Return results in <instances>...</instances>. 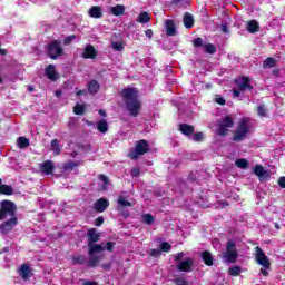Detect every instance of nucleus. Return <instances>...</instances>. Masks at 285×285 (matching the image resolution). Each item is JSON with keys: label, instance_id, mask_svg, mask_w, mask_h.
<instances>
[{"label": "nucleus", "instance_id": "obj_39", "mask_svg": "<svg viewBox=\"0 0 285 285\" xmlns=\"http://www.w3.org/2000/svg\"><path fill=\"white\" fill-rule=\"evenodd\" d=\"M204 49L207 55H215L217 52V47L213 43L204 45Z\"/></svg>", "mask_w": 285, "mask_h": 285}, {"label": "nucleus", "instance_id": "obj_3", "mask_svg": "<svg viewBox=\"0 0 285 285\" xmlns=\"http://www.w3.org/2000/svg\"><path fill=\"white\" fill-rule=\"evenodd\" d=\"M87 246L90 249V253H104L106 247L104 245L97 244L100 242L101 234L97 233V228H89L87 232Z\"/></svg>", "mask_w": 285, "mask_h": 285}, {"label": "nucleus", "instance_id": "obj_26", "mask_svg": "<svg viewBox=\"0 0 285 285\" xmlns=\"http://www.w3.org/2000/svg\"><path fill=\"white\" fill-rule=\"evenodd\" d=\"M71 262L73 266H83V264H88V258L86 257V255L80 254L71 257Z\"/></svg>", "mask_w": 285, "mask_h": 285}, {"label": "nucleus", "instance_id": "obj_24", "mask_svg": "<svg viewBox=\"0 0 285 285\" xmlns=\"http://www.w3.org/2000/svg\"><path fill=\"white\" fill-rule=\"evenodd\" d=\"M45 75L50 81H57V70L55 69V65H49L45 70Z\"/></svg>", "mask_w": 285, "mask_h": 285}, {"label": "nucleus", "instance_id": "obj_13", "mask_svg": "<svg viewBox=\"0 0 285 285\" xmlns=\"http://www.w3.org/2000/svg\"><path fill=\"white\" fill-rule=\"evenodd\" d=\"M253 173L258 177L259 181H268V179H271V174H268L262 165H256Z\"/></svg>", "mask_w": 285, "mask_h": 285}, {"label": "nucleus", "instance_id": "obj_34", "mask_svg": "<svg viewBox=\"0 0 285 285\" xmlns=\"http://www.w3.org/2000/svg\"><path fill=\"white\" fill-rule=\"evenodd\" d=\"M277 66V60L273 57H268L263 61V68L268 69V68H275Z\"/></svg>", "mask_w": 285, "mask_h": 285}, {"label": "nucleus", "instance_id": "obj_12", "mask_svg": "<svg viewBox=\"0 0 285 285\" xmlns=\"http://www.w3.org/2000/svg\"><path fill=\"white\" fill-rule=\"evenodd\" d=\"M195 266V261L191 257H187L177 264V271L180 273H190Z\"/></svg>", "mask_w": 285, "mask_h": 285}, {"label": "nucleus", "instance_id": "obj_25", "mask_svg": "<svg viewBox=\"0 0 285 285\" xmlns=\"http://www.w3.org/2000/svg\"><path fill=\"white\" fill-rule=\"evenodd\" d=\"M89 17L91 19H101L104 17V12H101V7L99 6H94L89 9Z\"/></svg>", "mask_w": 285, "mask_h": 285}, {"label": "nucleus", "instance_id": "obj_32", "mask_svg": "<svg viewBox=\"0 0 285 285\" xmlns=\"http://www.w3.org/2000/svg\"><path fill=\"white\" fill-rule=\"evenodd\" d=\"M0 194L7 196L14 195V189L10 185L2 184L0 186Z\"/></svg>", "mask_w": 285, "mask_h": 285}, {"label": "nucleus", "instance_id": "obj_27", "mask_svg": "<svg viewBox=\"0 0 285 285\" xmlns=\"http://www.w3.org/2000/svg\"><path fill=\"white\" fill-rule=\"evenodd\" d=\"M246 30L250 35H255V32H259V22H257V20H249L247 22Z\"/></svg>", "mask_w": 285, "mask_h": 285}, {"label": "nucleus", "instance_id": "obj_46", "mask_svg": "<svg viewBox=\"0 0 285 285\" xmlns=\"http://www.w3.org/2000/svg\"><path fill=\"white\" fill-rule=\"evenodd\" d=\"M115 242H107L105 250H108V253H112L115 250Z\"/></svg>", "mask_w": 285, "mask_h": 285}, {"label": "nucleus", "instance_id": "obj_48", "mask_svg": "<svg viewBox=\"0 0 285 285\" xmlns=\"http://www.w3.org/2000/svg\"><path fill=\"white\" fill-rule=\"evenodd\" d=\"M111 46L114 50H117V52H121V50H124V45L121 42H112Z\"/></svg>", "mask_w": 285, "mask_h": 285}, {"label": "nucleus", "instance_id": "obj_19", "mask_svg": "<svg viewBox=\"0 0 285 285\" xmlns=\"http://www.w3.org/2000/svg\"><path fill=\"white\" fill-rule=\"evenodd\" d=\"M178 130L179 132H181V135H185V137H190V135H195V126L193 125L180 124Z\"/></svg>", "mask_w": 285, "mask_h": 285}, {"label": "nucleus", "instance_id": "obj_28", "mask_svg": "<svg viewBox=\"0 0 285 285\" xmlns=\"http://www.w3.org/2000/svg\"><path fill=\"white\" fill-rule=\"evenodd\" d=\"M89 95H97L99 92L100 85L97 80H90L87 85Z\"/></svg>", "mask_w": 285, "mask_h": 285}, {"label": "nucleus", "instance_id": "obj_53", "mask_svg": "<svg viewBox=\"0 0 285 285\" xmlns=\"http://www.w3.org/2000/svg\"><path fill=\"white\" fill-rule=\"evenodd\" d=\"M104 222H105L104 216H100L95 219L94 224H95V226L99 227V226H104Z\"/></svg>", "mask_w": 285, "mask_h": 285}, {"label": "nucleus", "instance_id": "obj_42", "mask_svg": "<svg viewBox=\"0 0 285 285\" xmlns=\"http://www.w3.org/2000/svg\"><path fill=\"white\" fill-rule=\"evenodd\" d=\"M171 249H173V246L169 245L168 242H164V243L160 244V250L163 253H170Z\"/></svg>", "mask_w": 285, "mask_h": 285}, {"label": "nucleus", "instance_id": "obj_15", "mask_svg": "<svg viewBox=\"0 0 285 285\" xmlns=\"http://www.w3.org/2000/svg\"><path fill=\"white\" fill-rule=\"evenodd\" d=\"M39 170L42 173V175H52V173H55V161L45 160L42 164H40Z\"/></svg>", "mask_w": 285, "mask_h": 285}, {"label": "nucleus", "instance_id": "obj_23", "mask_svg": "<svg viewBox=\"0 0 285 285\" xmlns=\"http://www.w3.org/2000/svg\"><path fill=\"white\" fill-rule=\"evenodd\" d=\"M83 160H77V161H72V160H68L67 163H63L62 165V170H75V168L82 166Z\"/></svg>", "mask_w": 285, "mask_h": 285}, {"label": "nucleus", "instance_id": "obj_7", "mask_svg": "<svg viewBox=\"0 0 285 285\" xmlns=\"http://www.w3.org/2000/svg\"><path fill=\"white\" fill-rule=\"evenodd\" d=\"M223 257L228 264H235V262H237L239 253L237 252V245L235 242H227L226 252L223 254Z\"/></svg>", "mask_w": 285, "mask_h": 285}, {"label": "nucleus", "instance_id": "obj_56", "mask_svg": "<svg viewBox=\"0 0 285 285\" xmlns=\"http://www.w3.org/2000/svg\"><path fill=\"white\" fill-rule=\"evenodd\" d=\"M101 268L104 271H110V268H112V264L111 263H105L101 265Z\"/></svg>", "mask_w": 285, "mask_h": 285}, {"label": "nucleus", "instance_id": "obj_59", "mask_svg": "<svg viewBox=\"0 0 285 285\" xmlns=\"http://www.w3.org/2000/svg\"><path fill=\"white\" fill-rule=\"evenodd\" d=\"M81 95H86V89H80L76 92V97H81Z\"/></svg>", "mask_w": 285, "mask_h": 285}, {"label": "nucleus", "instance_id": "obj_11", "mask_svg": "<svg viewBox=\"0 0 285 285\" xmlns=\"http://www.w3.org/2000/svg\"><path fill=\"white\" fill-rule=\"evenodd\" d=\"M250 77L243 76L235 80V85L242 92H244L245 90H249V92H253V85H250Z\"/></svg>", "mask_w": 285, "mask_h": 285}, {"label": "nucleus", "instance_id": "obj_57", "mask_svg": "<svg viewBox=\"0 0 285 285\" xmlns=\"http://www.w3.org/2000/svg\"><path fill=\"white\" fill-rule=\"evenodd\" d=\"M145 35H146V37H148V39H153V30L151 29H147L145 31Z\"/></svg>", "mask_w": 285, "mask_h": 285}, {"label": "nucleus", "instance_id": "obj_38", "mask_svg": "<svg viewBox=\"0 0 285 285\" xmlns=\"http://www.w3.org/2000/svg\"><path fill=\"white\" fill-rule=\"evenodd\" d=\"M229 275H232V277H237L242 274V267L239 266H232L228 269Z\"/></svg>", "mask_w": 285, "mask_h": 285}, {"label": "nucleus", "instance_id": "obj_8", "mask_svg": "<svg viewBox=\"0 0 285 285\" xmlns=\"http://www.w3.org/2000/svg\"><path fill=\"white\" fill-rule=\"evenodd\" d=\"M235 126V119L233 116L226 115L220 121L218 122L217 135L219 137H226L228 135V129Z\"/></svg>", "mask_w": 285, "mask_h": 285}, {"label": "nucleus", "instance_id": "obj_49", "mask_svg": "<svg viewBox=\"0 0 285 285\" xmlns=\"http://www.w3.org/2000/svg\"><path fill=\"white\" fill-rule=\"evenodd\" d=\"M204 140V132L198 131L196 134H194V141L199 142Z\"/></svg>", "mask_w": 285, "mask_h": 285}, {"label": "nucleus", "instance_id": "obj_33", "mask_svg": "<svg viewBox=\"0 0 285 285\" xmlns=\"http://www.w3.org/2000/svg\"><path fill=\"white\" fill-rule=\"evenodd\" d=\"M51 150L53 151L55 156L61 155V147L59 145V139L55 138L51 140Z\"/></svg>", "mask_w": 285, "mask_h": 285}, {"label": "nucleus", "instance_id": "obj_62", "mask_svg": "<svg viewBox=\"0 0 285 285\" xmlns=\"http://www.w3.org/2000/svg\"><path fill=\"white\" fill-rule=\"evenodd\" d=\"M0 55H2V56L8 55V50H6V49H0Z\"/></svg>", "mask_w": 285, "mask_h": 285}, {"label": "nucleus", "instance_id": "obj_35", "mask_svg": "<svg viewBox=\"0 0 285 285\" xmlns=\"http://www.w3.org/2000/svg\"><path fill=\"white\" fill-rule=\"evenodd\" d=\"M150 22V13L141 12L138 16V23H149Z\"/></svg>", "mask_w": 285, "mask_h": 285}, {"label": "nucleus", "instance_id": "obj_58", "mask_svg": "<svg viewBox=\"0 0 285 285\" xmlns=\"http://www.w3.org/2000/svg\"><path fill=\"white\" fill-rule=\"evenodd\" d=\"M233 94H234V97H242V90L239 89H234Z\"/></svg>", "mask_w": 285, "mask_h": 285}, {"label": "nucleus", "instance_id": "obj_43", "mask_svg": "<svg viewBox=\"0 0 285 285\" xmlns=\"http://www.w3.org/2000/svg\"><path fill=\"white\" fill-rule=\"evenodd\" d=\"M194 48H204V39L203 38H196L193 40Z\"/></svg>", "mask_w": 285, "mask_h": 285}, {"label": "nucleus", "instance_id": "obj_37", "mask_svg": "<svg viewBox=\"0 0 285 285\" xmlns=\"http://www.w3.org/2000/svg\"><path fill=\"white\" fill-rule=\"evenodd\" d=\"M73 112L79 116L86 115V105H79V102H77L73 107Z\"/></svg>", "mask_w": 285, "mask_h": 285}, {"label": "nucleus", "instance_id": "obj_50", "mask_svg": "<svg viewBox=\"0 0 285 285\" xmlns=\"http://www.w3.org/2000/svg\"><path fill=\"white\" fill-rule=\"evenodd\" d=\"M184 252H180V253H178V254H176L175 256H174V262L176 263V264H179V262H184L183 259H184Z\"/></svg>", "mask_w": 285, "mask_h": 285}, {"label": "nucleus", "instance_id": "obj_29", "mask_svg": "<svg viewBox=\"0 0 285 285\" xmlns=\"http://www.w3.org/2000/svg\"><path fill=\"white\" fill-rule=\"evenodd\" d=\"M110 12L114 14V17H124L126 7L124 4H117L110 8Z\"/></svg>", "mask_w": 285, "mask_h": 285}, {"label": "nucleus", "instance_id": "obj_60", "mask_svg": "<svg viewBox=\"0 0 285 285\" xmlns=\"http://www.w3.org/2000/svg\"><path fill=\"white\" fill-rule=\"evenodd\" d=\"M83 285H99V283L95 282V281H86L83 283Z\"/></svg>", "mask_w": 285, "mask_h": 285}, {"label": "nucleus", "instance_id": "obj_64", "mask_svg": "<svg viewBox=\"0 0 285 285\" xmlns=\"http://www.w3.org/2000/svg\"><path fill=\"white\" fill-rule=\"evenodd\" d=\"M99 115H101V117H106V111H104L102 109L99 110Z\"/></svg>", "mask_w": 285, "mask_h": 285}, {"label": "nucleus", "instance_id": "obj_30", "mask_svg": "<svg viewBox=\"0 0 285 285\" xmlns=\"http://www.w3.org/2000/svg\"><path fill=\"white\" fill-rule=\"evenodd\" d=\"M96 128H97L98 132L106 135V132H108V121L106 119L98 121L96 124Z\"/></svg>", "mask_w": 285, "mask_h": 285}, {"label": "nucleus", "instance_id": "obj_36", "mask_svg": "<svg viewBox=\"0 0 285 285\" xmlns=\"http://www.w3.org/2000/svg\"><path fill=\"white\" fill-rule=\"evenodd\" d=\"M235 166H237V168H242L243 170H246V168H248V160L244 158H238L235 161Z\"/></svg>", "mask_w": 285, "mask_h": 285}, {"label": "nucleus", "instance_id": "obj_40", "mask_svg": "<svg viewBox=\"0 0 285 285\" xmlns=\"http://www.w3.org/2000/svg\"><path fill=\"white\" fill-rule=\"evenodd\" d=\"M257 115L258 117H268V109H266V105H261L257 107Z\"/></svg>", "mask_w": 285, "mask_h": 285}, {"label": "nucleus", "instance_id": "obj_31", "mask_svg": "<svg viewBox=\"0 0 285 285\" xmlns=\"http://www.w3.org/2000/svg\"><path fill=\"white\" fill-rule=\"evenodd\" d=\"M17 146H18V148L23 150V149H26V148H28L30 146V139H28L26 137H18Z\"/></svg>", "mask_w": 285, "mask_h": 285}, {"label": "nucleus", "instance_id": "obj_54", "mask_svg": "<svg viewBox=\"0 0 285 285\" xmlns=\"http://www.w3.org/2000/svg\"><path fill=\"white\" fill-rule=\"evenodd\" d=\"M159 255H161V250H159V249H151L150 250V256L151 257H159Z\"/></svg>", "mask_w": 285, "mask_h": 285}, {"label": "nucleus", "instance_id": "obj_52", "mask_svg": "<svg viewBox=\"0 0 285 285\" xmlns=\"http://www.w3.org/2000/svg\"><path fill=\"white\" fill-rule=\"evenodd\" d=\"M215 102L218 104L219 106H226V99H224L220 96H216Z\"/></svg>", "mask_w": 285, "mask_h": 285}, {"label": "nucleus", "instance_id": "obj_4", "mask_svg": "<svg viewBox=\"0 0 285 285\" xmlns=\"http://www.w3.org/2000/svg\"><path fill=\"white\" fill-rule=\"evenodd\" d=\"M255 259L257 264H259V266H263V268H261V273L262 275H264V277H268V269H271V259H268V256H266V253H264V249H262V247L257 246L255 247Z\"/></svg>", "mask_w": 285, "mask_h": 285}, {"label": "nucleus", "instance_id": "obj_14", "mask_svg": "<svg viewBox=\"0 0 285 285\" xmlns=\"http://www.w3.org/2000/svg\"><path fill=\"white\" fill-rule=\"evenodd\" d=\"M18 275L23 279L24 282H28L32 277V268L28 264H22L18 268Z\"/></svg>", "mask_w": 285, "mask_h": 285}, {"label": "nucleus", "instance_id": "obj_2", "mask_svg": "<svg viewBox=\"0 0 285 285\" xmlns=\"http://www.w3.org/2000/svg\"><path fill=\"white\" fill-rule=\"evenodd\" d=\"M120 97L126 106V110H128L131 117H139L141 112V101H139V91L137 88H124L120 91Z\"/></svg>", "mask_w": 285, "mask_h": 285}, {"label": "nucleus", "instance_id": "obj_9", "mask_svg": "<svg viewBox=\"0 0 285 285\" xmlns=\"http://www.w3.org/2000/svg\"><path fill=\"white\" fill-rule=\"evenodd\" d=\"M47 55L53 61H56V59H59V57H63V48L61 47V41H51L47 47Z\"/></svg>", "mask_w": 285, "mask_h": 285}, {"label": "nucleus", "instance_id": "obj_47", "mask_svg": "<svg viewBox=\"0 0 285 285\" xmlns=\"http://www.w3.org/2000/svg\"><path fill=\"white\" fill-rule=\"evenodd\" d=\"M174 284H176V285H189L188 281H186L181 277L174 278Z\"/></svg>", "mask_w": 285, "mask_h": 285}, {"label": "nucleus", "instance_id": "obj_63", "mask_svg": "<svg viewBox=\"0 0 285 285\" xmlns=\"http://www.w3.org/2000/svg\"><path fill=\"white\" fill-rule=\"evenodd\" d=\"M222 30H223V32H228V27H226V24H224V26L222 27Z\"/></svg>", "mask_w": 285, "mask_h": 285}, {"label": "nucleus", "instance_id": "obj_17", "mask_svg": "<svg viewBox=\"0 0 285 285\" xmlns=\"http://www.w3.org/2000/svg\"><path fill=\"white\" fill-rule=\"evenodd\" d=\"M108 206H110V200H108L107 198H99L98 200H96L94 208L96 213H106Z\"/></svg>", "mask_w": 285, "mask_h": 285}, {"label": "nucleus", "instance_id": "obj_6", "mask_svg": "<svg viewBox=\"0 0 285 285\" xmlns=\"http://www.w3.org/2000/svg\"><path fill=\"white\" fill-rule=\"evenodd\" d=\"M149 151H150V142L146 139H141L136 142L135 150H132L129 154V157L134 161H137V159H139V157H141V155H146V153H149Z\"/></svg>", "mask_w": 285, "mask_h": 285}, {"label": "nucleus", "instance_id": "obj_10", "mask_svg": "<svg viewBox=\"0 0 285 285\" xmlns=\"http://www.w3.org/2000/svg\"><path fill=\"white\" fill-rule=\"evenodd\" d=\"M117 210L122 215V217H130V212L126 210V208H132L134 204L129 202L126 196H118L117 199Z\"/></svg>", "mask_w": 285, "mask_h": 285}, {"label": "nucleus", "instance_id": "obj_20", "mask_svg": "<svg viewBox=\"0 0 285 285\" xmlns=\"http://www.w3.org/2000/svg\"><path fill=\"white\" fill-rule=\"evenodd\" d=\"M200 257L205 266H213V264H215V257L213 256V253H210L209 250L202 252Z\"/></svg>", "mask_w": 285, "mask_h": 285}, {"label": "nucleus", "instance_id": "obj_45", "mask_svg": "<svg viewBox=\"0 0 285 285\" xmlns=\"http://www.w3.org/2000/svg\"><path fill=\"white\" fill-rule=\"evenodd\" d=\"M75 39H77V35L67 36L63 39V46H69V43H72V41H75Z\"/></svg>", "mask_w": 285, "mask_h": 285}, {"label": "nucleus", "instance_id": "obj_41", "mask_svg": "<svg viewBox=\"0 0 285 285\" xmlns=\"http://www.w3.org/2000/svg\"><path fill=\"white\" fill-rule=\"evenodd\" d=\"M142 222L144 224H147V226H150V224L155 223V216H153V214H144Z\"/></svg>", "mask_w": 285, "mask_h": 285}, {"label": "nucleus", "instance_id": "obj_5", "mask_svg": "<svg viewBox=\"0 0 285 285\" xmlns=\"http://www.w3.org/2000/svg\"><path fill=\"white\" fill-rule=\"evenodd\" d=\"M250 118H242L233 135V141H244L249 132Z\"/></svg>", "mask_w": 285, "mask_h": 285}, {"label": "nucleus", "instance_id": "obj_18", "mask_svg": "<svg viewBox=\"0 0 285 285\" xmlns=\"http://www.w3.org/2000/svg\"><path fill=\"white\" fill-rule=\"evenodd\" d=\"M89 259H87V266L89 268H97L99 266V262H101V256H97V253H90L88 249Z\"/></svg>", "mask_w": 285, "mask_h": 285}, {"label": "nucleus", "instance_id": "obj_21", "mask_svg": "<svg viewBox=\"0 0 285 285\" xmlns=\"http://www.w3.org/2000/svg\"><path fill=\"white\" fill-rule=\"evenodd\" d=\"M166 35L167 37H175L177 35V27H175L174 20H166Z\"/></svg>", "mask_w": 285, "mask_h": 285}, {"label": "nucleus", "instance_id": "obj_16", "mask_svg": "<svg viewBox=\"0 0 285 285\" xmlns=\"http://www.w3.org/2000/svg\"><path fill=\"white\" fill-rule=\"evenodd\" d=\"M97 55H99L97 49H95L92 45H87L83 49L81 57L82 59H97Z\"/></svg>", "mask_w": 285, "mask_h": 285}, {"label": "nucleus", "instance_id": "obj_55", "mask_svg": "<svg viewBox=\"0 0 285 285\" xmlns=\"http://www.w3.org/2000/svg\"><path fill=\"white\" fill-rule=\"evenodd\" d=\"M278 186L281 188H285V176L278 178Z\"/></svg>", "mask_w": 285, "mask_h": 285}, {"label": "nucleus", "instance_id": "obj_22", "mask_svg": "<svg viewBox=\"0 0 285 285\" xmlns=\"http://www.w3.org/2000/svg\"><path fill=\"white\" fill-rule=\"evenodd\" d=\"M183 23L185 28H187V30H190V28L195 27V18L193 17V14L185 12L183 17Z\"/></svg>", "mask_w": 285, "mask_h": 285}, {"label": "nucleus", "instance_id": "obj_51", "mask_svg": "<svg viewBox=\"0 0 285 285\" xmlns=\"http://www.w3.org/2000/svg\"><path fill=\"white\" fill-rule=\"evenodd\" d=\"M130 175L131 177H139V175H141V169H139L138 167H135L131 169Z\"/></svg>", "mask_w": 285, "mask_h": 285}, {"label": "nucleus", "instance_id": "obj_44", "mask_svg": "<svg viewBox=\"0 0 285 285\" xmlns=\"http://www.w3.org/2000/svg\"><path fill=\"white\" fill-rule=\"evenodd\" d=\"M99 181H102V184H105V186H110V178H108V176L100 174L98 176Z\"/></svg>", "mask_w": 285, "mask_h": 285}, {"label": "nucleus", "instance_id": "obj_1", "mask_svg": "<svg viewBox=\"0 0 285 285\" xmlns=\"http://www.w3.org/2000/svg\"><path fill=\"white\" fill-rule=\"evenodd\" d=\"M11 217L8 220H4L6 217ZM0 234L8 235L14 230V226L19 224V218L17 217V205L12 200L4 199L0 204Z\"/></svg>", "mask_w": 285, "mask_h": 285}, {"label": "nucleus", "instance_id": "obj_61", "mask_svg": "<svg viewBox=\"0 0 285 285\" xmlns=\"http://www.w3.org/2000/svg\"><path fill=\"white\" fill-rule=\"evenodd\" d=\"M183 0H171V6H179Z\"/></svg>", "mask_w": 285, "mask_h": 285}]
</instances>
